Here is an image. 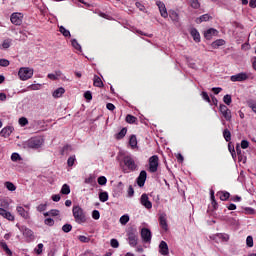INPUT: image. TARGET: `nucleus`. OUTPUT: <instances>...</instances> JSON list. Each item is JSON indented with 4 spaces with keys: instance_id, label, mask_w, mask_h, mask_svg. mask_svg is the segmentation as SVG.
<instances>
[{
    "instance_id": "f257e3e1",
    "label": "nucleus",
    "mask_w": 256,
    "mask_h": 256,
    "mask_svg": "<svg viewBox=\"0 0 256 256\" xmlns=\"http://www.w3.org/2000/svg\"><path fill=\"white\" fill-rule=\"evenodd\" d=\"M120 167L123 173H131L133 171H137L138 169L137 163H135L133 157L129 155L123 157L120 162Z\"/></svg>"
},
{
    "instance_id": "f03ea898",
    "label": "nucleus",
    "mask_w": 256,
    "mask_h": 256,
    "mask_svg": "<svg viewBox=\"0 0 256 256\" xmlns=\"http://www.w3.org/2000/svg\"><path fill=\"white\" fill-rule=\"evenodd\" d=\"M73 217L75 221L81 225V223H87V214L85 213V210L81 208L80 206H74L72 209Z\"/></svg>"
},
{
    "instance_id": "7ed1b4c3",
    "label": "nucleus",
    "mask_w": 256,
    "mask_h": 256,
    "mask_svg": "<svg viewBox=\"0 0 256 256\" xmlns=\"http://www.w3.org/2000/svg\"><path fill=\"white\" fill-rule=\"evenodd\" d=\"M44 140L41 137H32L24 143V149H41Z\"/></svg>"
},
{
    "instance_id": "20e7f679",
    "label": "nucleus",
    "mask_w": 256,
    "mask_h": 256,
    "mask_svg": "<svg viewBox=\"0 0 256 256\" xmlns=\"http://www.w3.org/2000/svg\"><path fill=\"white\" fill-rule=\"evenodd\" d=\"M34 70L29 67H22L18 71V76L21 81H29L33 77Z\"/></svg>"
},
{
    "instance_id": "39448f33",
    "label": "nucleus",
    "mask_w": 256,
    "mask_h": 256,
    "mask_svg": "<svg viewBox=\"0 0 256 256\" xmlns=\"http://www.w3.org/2000/svg\"><path fill=\"white\" fill-rule=\"evenodd\" d=\"M210 239L212 241H215V243H219L221 241L222 243H227L229 242V234L227 233H216L210 236Z\"/></svg>"
},
{
    "instance_id": "423d86ee",
    "label": "nucleus",
    "mask_w": 256,
    "mask_h": 256,
    "mask_svg": "<svg viewBox=\"0 0 256 256\" xmlns=\"http://www.w3.org/2000/svg\"><path fill=\"white\" fill-rule=\"evenodd\" d=\"M127 235H128V243H129V245L131 247H136L137 241H138L137 230L131 228V229L128 230Z\"/></svg>"
},
{
    "instance_id": "0eeeda50",
    "label": "nucleus",
    "mask_w": 256,
    "mask_h": 256,
    "mask_svg": "<svg viewBox=\"0 0 256 256\" xmlns=\"http://www.w3.org/2000/svg\"><path fill=\"white\" fill-rule=\"evenodd\" d=\"M158 168H159V156L154 155L149 158V172L157 173Z\"/></svg>"
},
{
    "instance_id": "6e6552de",
    "label": "nucleus",
    "mask_w": 256,
    "mask_h": 256,
    "mask_svg": "<svg viewBox=\"0 0 256 256\" xmlns=\"http://www.w3.org/2000/svg\"><path fill=\"white\" fill-rule=\"evenodd\" d=\"M2 207H5V201H0V215L8 221H15V216Z\"/></svg>"
},
{
    "instance_id": "1a4fd4ad",
    "label": "nucleus",
    "mask_w": 256,
    "mask_h": 256,
    "mask_svg": "<svg viewBox=\"0 0 256 256\" xmlns=\"http://www.w3.org/2000/svg\"><path fill=\"white\" fill-rule=\"evenodd\" d=\"M247 79H249V75L246 72H240L230 77V81H232L233 83H242L243 81H247Z\"/></svg>"
},
{
    "instance_id": "9d476101",
    "label": "nucleus",
    "mask_w": 256,
    "mask_h": 256,
    "mask_svg": "<svg viewBox=\"0 0 256 256\" xmlns=\"http://www.w3.org/2000/svg\"><path fill=\"white\" fill-rule=\"evenodd\" d=\"M25 208L23 206H17L16 211L18 215L22 217V219L27 220V219H30L31 216L29 215V206L25 205Z\"/></svg>"
},
{
    "instance_id": "9b49d317",
    "label": "nucleus",
    "mask_w": 256,
    "mask_h": 256,
    "mask_svg": "<svg viewBox=\"0 0 256 256\" xmlns=\"http://www.w3.org/2000/svg\"><path fill=\"white\" fill-rule=\"evenodd\" d=\"M159 225L163 231H169V224H167V214L161 213L159 215Z\"/></svg>"
},
{
    "instance_id": "f8f14e48",
    "label": "nucleus",
    "mask_w": 256,
    "mask_h": 256,
    "mask_svg": "<svg viewBox=\"0 0 256 256\" xmlns=\"http://www.w3.org/2000/svg\"><path fill=\"white\" fill-rule=\"evenodd\" d=\"M10 21L13 25H21L23 23V15L21 13H12Z\"/></svg>"
},
{
    "instance_id": "ddd939ff",
    "label": "nucleus",
    "mask_w": 256,
    "mask_h": 256,
    "mask_svg": "<svg viewBox=\"0 0 256 256\" xmlns=\"http://www.w3.org/2000/svg\"><path fill=\"white\" fill-rule=\"evenodd\" d=\"M145 181H147V171L142 170L136 179L138 187H145Z\"/></svg>"
},
{
    "instance_id": "4468645a",
    "label": "nucleus",
    "mask_w": 256,
    "mask_h": 256,
    "mask_svg": "<svg viewBox=\"0 0 256 256\" xmlns=\"http://www.w3.org/2000/svg\"><path fill=\"white\" fill-rule=\"evenodd\" d=\"M156 5L159 9L161 17L167 19L169 17V13L167 12V7H165V3H163L162 1H157Z\"/></svg>"
},
{
    "instance_id": "2eb2a0df",
    "label": "nucleus",
    "mask_w": 256,
    "mask_h": 256,
    "mask_svg": "<svg viewBox=\"0 0 256 256\" xmlns=\"http://www.w3.org/2000/svg\"><path fill=\"white\" fill-rule=\"evenodd\" d=\"M140 203L145 209H153V203L149 201V196L147 194L141 195Z\"/></svg>"
},
{
    "instance_id": "dca6fc26",
    "label": "nucleus",
    "mask_w": 256,
    "mask_h": 256,
    "mask_svg": "<svg viewBox=\"0 0 256 256\" xmlns=\"http://www.w3.org/2000/svg\"><path fill=\"white\" fill-rule=\"evenodd\" d=\"M141 237L144 243H151V237H152L151 230L148 228H142Z\"/></svg>"
},
{
    "instance_id": "f3484780",
    "label": "nucleus",
    "mask_w": 256,
    "mask_h": 256,
    "mask_svg": "<svg viewBox=\"0 0 256 256\" xmlns=\"http://www.w3.org/2000/svg\"><path fill=\"white\" fill-rule=\"evenodd\" d=\"M159 254L164 256L169 255V245L163 240L159 244Z\"/></svg>"
},
{
    "instance_id": "a211bd4d",
    "label": "nucleus",
    "mask_w": 256,
    "mask_h": 256,
    "mask_svg": "<svg viewBox=\"0 0 256 256\" xmlns=\"http://www.w3.org/2000/svg\"><path fill=\"white\" fill-rule=\"evenodd\" d=\"M13 131H15V128H13V126H6L0 131V135L1 137L7 139V137L11 136V133H13Z\"/></svg>"
},
{
    "instance_id": "6ab92c4d",
    "label": "nucleus",
    "mask_w": 256,
    "mask_h": 256,
    "mask_svg": "<svg viewBox=\"0 0 256 256\" xmlns=\"http://www.w3.org/2000/svg\"><path fill=\"white\" fill-rule=\"evenodd\" d=\"M190 35L195 41V43H201V34H199L197 28H191Z\"/></svg>"
},
{
    "instance_id": "aec40b11",
    "label": "nucleus",
    "mask_w": 256,
    "mask_h": 256,
    "mask_svg": "<svg viewBox=\"0 0 256 256\" xmlns=\"http://www.w3.org/2000/svg\"><path fill=\"white\" fill-rule=\"evenodd\" d=\"M217 35V29L210 28L204 32V37L208 41H211L213 39V36Z\"/></svg>"
},
{
    "instance_id": "412c9836",
    "label": "nucleus",
    "mask_w": 256,
    "mask_h": 256,
    "mask_svg": "<svg viewBox=\"0 0 256 256\" xmlns=\"http://www.w3.org/2000/svg\"><path fill=\"white\" fill-rule=\"evenodd\" d=\"M19 229L23 233L24 237H27L28 239H33V230L25 226L19 227Z\"/></svg>"
},
{
    "instance_id": "4be33fe9",
    "label": "nucleus",
    "mask_w": 256,
    "mask_h": 256,
    "mask_svg": "<svg viewBox=\"0 0 256 256\" xmlns=\"http://www.w3.org/2000/svg\"><path fill=\"white\" fill-rule=\"evenodd\" d=\"M216 197H219L220 201H228L231 194L227 191H219L217 192Z\"/></svg>"
},
{
    "instance_id": "5701e85b",
    "label": "nucleus",
    "mask_w": 256,
    "mask_h": 256,
    "mask_svg": "<svg viewBox=\"0 0 256 256\" xmlns=\"http://www.w3.org/2000/svg\"><path fill=\"white\" fill-rule=\"evenodd\" d=\"M210 19H213V17H211V15L209 14H203L202 16L196 18V23L198 25H201V23L205 22V21H209Z\"/></svg>"
},
{
    "instance_id": "b1692460",
    "label": "nucleus",
    "mask_w": 256,
    "mask_h": 256,
    "mask_svg": "<svg viewBox=\"0 0 256 256\" xmlns=\"http://www.w3.org/2000/svg\"><path fill=\"white\" fill-rule=\"evenodd\" d=\"M169 17L173 23H179V14L175 10L169 11Z\"/></svg>"
},
{
    "instance_id": "393cba45",
    "label": "nucleus",
    "mask_w": 256,
    "mask_h": 256,
    "mask_svg": "<svg viewBox=\"0 0 256 256\" xmlns=\"http://www.w3.org/2000/svg\"><path fill=\"white\" fill-rule=\"evenodd\" d=\"M64 93H65V88L60 87L53 92L52 96L54 97V99H59V97H63Z\"/></svg>"
},
{
    "instance_id": "a878e982",
    "label": "nucleus",
    "mask_w": 256,
    "mask_h": 256,
    "mask_svg": "<svg viewBox=\"0 0 256 256\" xmlns=\"http://www.w3.org/2000/svg\"><path fill=\"white\" fill-rule=\"evenodd\" d=\"M223 45H225V40L218 39L212 42L211 47L212 49H219V47H223Z\"/></svg>"
},
{
    "instance_id": "bb28decb",
    "label": "nucleus",
    "mask_w": 256,
    "mask_h": 256,
    "mask_svg": "<svg viewBox=\"0 0 256 256\" xmlns=\"http://www.w3.org/2000/svg\"><path fill=\"white\" fill-rule=\"evenodd\" d=\"M0 246L2 247L3 251L6 253L7 256L13 255V252L11 249H9V246H7L6 242H0Z\"/></svg>"
},
{
    "instance_id": "cd10ccee",
    "label": "nucleus",
    "mask_w": 256,
    "mask_h": 256,
    "mask_svg": "<svg viewBox=\"0 0 256 256\" xmlns=\"http://www.w3.org/2000/svg\"><path fill=\"white\" fill-rule=\"evenodd\" d=\"M71 45L76 51H80V53H83V49L81 48V44L77 41V39H72L71 40Z\"/></svg>"
},
{
    "instance_id": "c85d7f7f",
    "label": "nucleus",
    "mask_w": 256,
    "mask_h": 256,
    "mask_svg": "<svg viewBox=\"0 0 256 256\" xmlns=\"http://www.w3.org/2000/svg\"><path fill=\"white\" fill-rule=\"evenodd\" d=\"M126 123H129L130 125L137 124V117L128 114L125 119Z\"/></svg>"
},
{
    "instance_id": "c756f323",
    "label": "nucleus",
    "mask_w": 256,
    "mask_h": 256,
    "mask_svg": "<svg viewBox=\"0 0 256 256\" xmlns=\"http://www.w3.org/2000/svg\"><path fill=\"white\" fill-rule=\"evenodd\" d=\"M127 135V128H122L117 134L116 139L119 141Z\"/></svg>"
},
{
    "instance_id": "7c9ffc66",
    "label": "nucleus",
    "mask_w": 256,
    "mask_h": 256,
    "mask_svg": "<svg viewBox=\"0 0 256 256\" xmlns=\"http://www.w3.org/2000/svg\"><path fill=\"white\" fill-rule=\"evenodd\" d=\"M221 115L225 121L231 122V119H233V116L231 115V110H227L226 112H221Z\"/></svg>"
},
{
    "instance_id": "2f4dec72",
    "label": "nucleus",
    "mask_w": 256,
    "mask_h": 256,
    "mask_svg": "<svg viewBox=\"0 0 256 256\" xmlns=\"http://www.w3.org/2000/svg\"><path fill=\"white\" fill-rule=\"evenodd\" d=\"M129 145L132 149H135V147H137V136H135V135L130 136Z\"/></svg>"
},
{
    "instance_id": "473e14b6",
    "label": "nucleus",
    "mask_w": 256,
    "mask_h": 256,
    "mask_svg": "<svg viewBox=\"0 0 256 256\" xmlns=\"http://www.w3.org/2000/svg\"><path fill=\"white\" fill-rule=\"evenodd\" d=\"M99 199H100L101 203H105V202L109 201V193L100 192L99 193Z\"/></svg>"
},
{
    "instance_id": "72a5a7b5",
    "label": "nucleus",
    "mask_w": 256,
    "mask_h": 256,
    "mask_svg": "<svg viewBox=\"0 0 256 256\" xmlns=\"http://www.w3.org/2000/svg\"><path fill=\"white\" fill-rule=\"evenodd\" d=\"M60 193L62 195H69V193H71V187H69L68 184H64L60 190Z\"/></svg>"
},
{
    "instance_id": "f704fd0d",
    "label": "nucleus",
    "mask_w": 256,
    "mask_h": 256,
    "mask_svg": "<svg viewBox=\"0 0 256 256\" xmlns=\"http://www.w3.org/2000/svg\"><path fill=\"white\" fill-rule=\"evenodd\" d=\"M94 87H99V88L103 87V81L97 75H94Z\"/></svg>"
},
{
    "instance_id": "c9c22d12",
    "label": "nucleus",
    "mask_w": 256,
    "mask_h": 256,
    "mask_svg": "<svg viewBox=\"0 0 256 256\" xmlns=\"http://www.w3.org/2000/svg\"><path fill=\"white\" fill-rule=\"evenodd\" d=\"M223 137L227 143L231 141V131H229L227 128L223 130Z\"/></svg>"
},
{
    "instance_id": "e433bc0d",
    "label": "nucleus",
    "mask_w": 256,
    "mask_h": 256,
    "mask_svg": "<svg viewBox=\"0 0 256 256\" xmlns=\"http://www.w3.org/2000/svg\"><path fill=\"white\" fill-rule=\"evenodd\" d=\"M59 31L63 35V37H71V32L67 30L64 26H60Z\"/></svg>"
},
{
    "instance_id": "4c0bfd02",
    "label": "nucleus",
    "mask_w": 256,
    "mask_h": 256,
    "mask_svg": "<svg viewBox=\"0 0 256 256\" xmlns=\"http://www.w3.org/2000/svg\"><path fill=\"white\" fill-rule=\"evenodd\" d=\"M4 187H6L8 191H15L17 189V186H15L13 182H9V181L4 183Z\"/></svg>"
},
{
    "instance_id": "58836bf2",
    "label": "nucleus",
    "mask_w": 256,
    "mask_h": 256,
    "mask_svg": "<svg viewBox=\"0 0 256 256\" xmlns=\"http://www.w3.org/2000/svg\"><path fill=\"white\" fill-rule=\"evenodd\" d=\"M49 215L51 217H57L59 215V210L53 209V210H50L49 212L44 213L45 217H49Z\"/></svg>"
},
{
    "instance_id": "ea45409f",
    "label": "nucleus",
    "mask_w": 256,
    "mask_h": 256,
    "mask_svg": "<svg viewBox=\"0 0 256 256\" xmlns=\"http://www.w3.org/2000/svg\"><path fill=\"white\" fill-rule=\"evenodd\" d=\"M18 123L21 127H25V126L29 125V120L25 117H21V118H19Z\"/></svg>"
},
{
    "instance_id": "a19ab883",
    "label": "nucleus",
    "mask_w": 256,
    "mask_h": 256,
    "mask_svg": "<svg viewBox=\"0 0 256 256\" xmlns=\"http://www.w3.org/2000/svg\"><path fill=\"white\" fill-rule=\"evenodd\" d=\"M72 229H73V226L71 224H64L62 226V231L64 233H71Z\"/></svg>"
},
{
    "instance_id": "79ce46f5",
    "label": "nucleus",
    "mask_w": 256,
    "mask_h": 256,
    "mask_svg": "<svg viewBox=\"0 0 256 256\" xmlns=\"http://www.w3.org/2000/svg\"><path fill=\"white\" fill-rule=\"evenodd\" d=\"M186 61L188 66L190 67V69H197V64H195V62H193V59L186 57Z\"/></svg>"
},
{
    "instance_id": "37998d69",
    "label": "nucleus",
    "mask_w": 256,
    "mask_h": 256,
    "mask_svg": "<svg viewBox=\"0 0 256 256\" xmlns=\"http://www.w3.org/2000/svg\"><path fill=\"white\" fill-rule=\"evenodd\" d=\"M245 215H255V209L251 207L243 208Z\"/></svg>"
},
{
    "instance_id": "c03bdc74",
    "label": "nucleus",
    "mask_w": 256,
    "mask_h": 256,
    "mask_svg": "<svg viewBox=\"0 0 256 256\" xmlns=\"http://www.w3.org/2000/svg\"><path fill=\"white\" fill-rule=\"evenodd\" d=\"M84 183H86L87 185H93L95 183V177L93 175H90L84 180Z\"/></svg>"
},
{
    "instance_id": "a18cd8bd",
    "label": "nucleus",
    "mask_w": 256,
    "mask_h": 256,
    "mask_svg": "<svg viewBox=\"0 0 256 256\" xmlns=\"http://www.w3.org/2000/svg\"><path fill=\"white\" fill-rule=\"evenodd\" d=\"M232 98H231V95L229 94H226L224 97H223V102L225 103V105H231L232 103Z\"/></svg>"
},
{
    "instance_id": "49530a36",
    "label": "nucleus",
    "mask_w": 256,
    "mask_h": 256,
    "mask_svg": "<svg viewBox=\"0 0 256 256\" xmlns=\"http://www.w3.org/2000/svg\"><path fill=\"white\" fill-rule=\"evenodd\" d=\"M110 245H111V247H113V249L119 248V240L115 239V238H112L110 240Z\"/></svg>"
},
{
    "instance_id": "de8ad7c7",
    "label": "nucleus",
    "mask_w": 256,
    "mask_h": 256,
    "mask_svg": "<svg viewBox=\"0 0 256 256\" xmlns=\"http://www.w3.org/2000/svg\"><path fill=\"white\" fill-rule=\"evenodd\" d=\"M75 161H77L75 156H70L67 160L68 167H73V165H75Z\"/></svg>"
},
{
    "instance_id": "09e8293b",
    "label": "nucleus",
    "mask_w": 256,
    "mask_h": 256,
    "mask_svg": "<svg viewBox=\"0 0 256 256\" xmlns=\"http://www.w3.org/2000/svg\"><path fill=\"white\" fill-rule=\"evenodd\" d=\"M190 5L192 9H199V7H201V3H199V0H192Z\"/></svg>"
},
{
    "instance_id": "8fccbe9b",
    "label": "nucleus",
    "mask_w": 256,
    "mask_h": 256,
    "mask_svg": "<svg viewBox=\"0 0 256 256\" xmlns=\"http://www.w3.org/2000/svg\"><path fill=\"white\" fill-rule=\"evenodd\" d=\"M97 181H98V184H100L101 186L107 185V177L105 176L98 177Z\"/></svg>"
},
{
    "instance_id": "3c124183",
    "label": "nucleus",
    "mask_w": 256,
    "mask_h": 256,
    "mask_svg": "<svg viewBox=\"0 0 256 256\" xmlns=\"http://www.w3.org/2000/svg\"><path fill=\"white\" fill-rule=\"evenodd\" d=\"M84 98L89 103L93 99V94L91 93V91H86L84 93Z\"/></svg>"
},
{
    "instance_id": "603ef678",
    "label": "nucleus",
    "mask_w": 256,
    "mask_h": 256,
    "mask_svg": "<svg viewBox=\"0 0 256 256\" xmlns=\"http://www.w3.org/2000/svg\"><path fill=\"white\" fill-rule=\"evenodd\" d=\"M11 160L14 162L21 161V155H19V153L14 152L11 155Z\"/></svg>"
},
{
    "instance_id": "864d4df0",
    "label": "nucleus",
    "mask_w": 256,
    "mask_h": 256,
    "mask_svg": "<svg viewBox=\"0 0 256 256\" xmlns=\"http://www.w3.org/2000/svg\"><path fill=\"white\" fill-rule=\"evenodd\" d=\"M78 240L81 243H89V241H91V238L83 236V235H80V236H78Z\"/></svg>"
},
{
    "instance_id": "5fc2aeb1",
    "label": "nucleus",
    "mask_w": 256,
    "mask_h": 256,
    "mask_svg": "<svg viewBox=\"0 0 256 256\" xmlns=\"http://www.w3.org/2000/svg\"><path fill=\"white\" fill-rule=\"evenodd\" d=\"M45 225H48V227H53V225H55V220H53L52 218H46L44 220Z\"/></svg>"
},
{
    "instance_id": "6e6d98bb",
    "label": "nucleus",
    "mask_w": 256,
    "mask_h": 256,
    "mask_svg": "<svg viewBox=\"0 0 256 256\" xmlns=\"http://www.w3.org/2000/svg\"><path fill=\"white\" fill-rule=\"evenodd\" d=\"M129 221V216L127 214H124L120 217V223L121 225H125Z\"/></svg>"
},
{
    "instance_id": "4d7b16f0",
    "label": "nucleus",
    "mask_w": 256,
    "mask_h": 256,
    "mask_svg": "<svg viewBox=\"0 0 256 256\" xmlns=\"http://www.w3.org/2000/svg\"><path fill=\"white\" fill-rule=\"evenodd\" d=\"M2 47L3 49H9L11 47V40L10 39L4 40L2 43Z\"/></svg>"
},
{
    "instance_id": "13d9d810",
    "label": "nucleus",
    "mask_w": 256,
    "mask_h": 256,
    "mask_svg": "<svg viewBox=\"0 0 256 256\" xmlns=\"http://www.w3.org/2000/svg\"><path fill=\"white\" fill-rule=\"evenodd\" d=\"M35 253H36V255H41V253H43V244L42 243L37 245V247L35 248Z\"/></svg>"
},
{
    "instance_id": "bf43d9fd",
    "label": "nucleus",
    "mask_w": 256,
    "mask_h": 256,
    "mask_svg": "<svg viewBox=\"0 0 256 256\" xmlns=\"http://www.w3.org/2000/svg\"><path fill=\"white\" fill-rule=\"evenodd\" d=\"M101 217V213H99V210L92 211V219H95L96 221L99 220Z\"/></svg>"
},
{
    "instance_id": "052dcab7",
    "label": "nucleus",
    "mask_w": 256,
    "mask_h": 256,
    "mask_svg": "<svg viewBox=\"0 0 256 256\" xmlns=\"http://www.w3.org/2000/svg\"><path fill=\"white\" fill-rule=\"evenodd\" d=\"M246 245L247 247H253V236H247Z\"/></svg>"
},
{
    "instance_id": "680f3d73",
    "label": "nucleus",
    "mask_w": 256,
    "mask_h": 256,
    "mask_svg": "<svg viewBox=\"0 0 256 256\" xmlns=\"http://www.w3.org/2000/svg\"><path fill=\"white\" fill-rule=\"evenodd\" d=\"M202 98L204 99V101H206L207 103H211V98L209 97V94L205 91L202 92Z\"/></svg>"
},
{
    "instance_id": "e2e57ef3",
    "label": "nucleus",
    "mask_w": 256,
    "mask_h": 256,
    "mask_svg": "<svg viewBox=\"0 0 256 256\" xmlns=\"http://www.w3.org/2000/svg\"><path fill=\"white\" fill-rule=\"evenodd\" d=\"M47 210V204H40L37 206V211H39V213H43V211Z\"/></svg>"
},
{
    "instance_id": "0e129e2a",
    "label": "nucleus",
    "mask_w": 256,
    "mask_h": 256,
    "mask_svg": "<svg viewBox=\"0 0 256 256\" xmlns=\"http://www.w3.org/2000/svg\"><path fill=\"white\" fill-rule=\"evenodd\" d=\"M230 109L227 107V105H225V104H220V106H219V112L220 113H224V112H226V111H229Z\"/></svg>"
},
{
    "instance_id": "69168bd1",
    "label": "nucleus",
    "mask_w": 256,
    "mask_h": 256,
    "mask_svg": "<svg viewBox=\"0 0 256 256\" xmlns=\"http://www.w3.org/2000/svg\"><path fill=\"white\" fill-rule=\"evenodd\" d=\"M0 67H9V60L0 59Z\"/></svg>"
},
{
    "instance_id": "338daca9",
    "label": "nucleus",
    "mask_w": 256,
    "mask_h": 256,
    "mask_svg": "<svg viewBox=\"0 0 256 256\" xmlns=\"http://www.w3.org/2000/svg\"><path fill=\"white\" fill-rule=\"evenodd\" d=\"M249 147V141L242 140L241 141V149H247Z\"/></svg>"
},
{
    "instance_id": "774afa93",
    "label": "nucleus",
    "mask_w": 256,
    "mask_h": 256,
    "mask_svg": "<svg viewBox=\"0 0 256 256\" xmlns=\"http://www.w3.org/2000/svg\"><path fill=\"white\" fill-rule=\"evenodd\" d=\"M135 6L137 9H139V11H145V6L141 2H136Z\"/></svg>"
}]
</instances>
